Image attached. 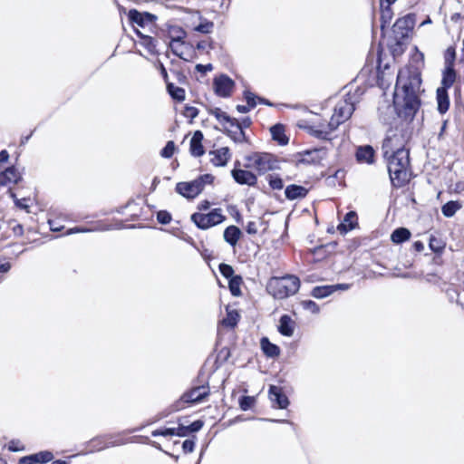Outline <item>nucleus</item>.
Here are the masks:
<instances>
[{
  "label": "nucleus",
  "instance_id": "473e14b6",
  "mask_svg": "<svg viewBox=\"0 0 464 464\" xmlns=\"http://www.w3.org/2000/svg\"><path fill=\"white\" fill-rule=\"evenodd\" d=\"M239 319V314L236 310H229L227 308V315L222 320L221 324L229 328H233L237 325Z\"/></svg>",
  "mask_w": 464,
  "mask_h": 464
},
{
  "label": "nucleus",
  "instance_id": "0e129e2a",
  "mask_svg": "<svg viewBox=\"0 0 464 464\" xmlns=\"http://www.w3.org/2000/svg\"><path fill=\"white\" fill-rule=\"evenodd\" d=\"M8 159H9L8 152L5 150H1L0 151V164L6 162L8 160Z\"/></svg>",
  "mask_w": 464,
  "mask_h": 464
},
{
  "label": "nucleus",
  "instance_id": "2eb2a0df",
  "mask_svg": "<svg viewBox=\"0 0 464 464\" xmlns=\"http://www.w3.org/2000/svg\"><path fill=\"white\" fill-rule=\"evenodd\" d=\"M21 179V173L14 167L7 168L0 173V186L15 184L19 182Z\"/></svg>",
  "mask_w": 464,
  "mask_h": 464
},
{
  "label": "nucleus",
  "instance_id": "e2e57ef3",
  "mask_svg": "<svg viewBox=\"0 0 464 464\" xmlns=\"http://www.w3.org/2000/svg\"><path fill=\"white\" fill-rule=\"evenodd\" d=\"M11 269V264L9 262L1 263L0 262V272L7 273Z\"/></svg>",
  "mask_w": 464,
  "mask_h": 464
},
{
  "label": "nucleus",
  "instance_id": "864d4df0",
  "mask_svg": "<svg viewBox=\"0 0 464 464\" xmlns=\"http://www.w3.org/2000/svg\"><path fill=\"white\" fill-rule=\"evenodd\" d=\"M94 228H87V227H75L72 228H70L67 230L66 235H72L74 233H87L94 231Z\"/></svg>",
  "mask_w": 464,
  "mask_h": 464
},
{
  "label": "nucleus",
  "instance_id": "c03bdc74",
  "mask_svg": "<svg viewBox=\"0 0 464 464\" xmlns=\"http://www.w3.org/2000/svg\"><path fill=\"white\" fill-rule=\"evenodd\" d=\"M175 143L172 140L167 142L166 146L162 149L160 155L164 158H170L174 154Z\"/></svg>",
  "mask_w": 464,
  "mask_h": 464
},
{
  "label": "nucleus",
  "instance_id": "412c9836",
  "mask_svg": "<svg viewBox=\"0 0 464 464\" xmlns=\"http://www.w3.org/2000/svg\"><path fill=\"white\" fill-rule=\"evenodd\" d=\"M229 129L227 130V135L235 141V142H243L246 140L245 132L242 130V125L234 119V122L229 124Z\"/></svg>",
  "mask_w": 464,
  "mask_h": 464
},
{
  "label": "nucleus",
  "instance_id": "6ab92c4d",
  "mask_svg": "<svg viewBox=\"0 0 464 464\" xmlns=\"http://www.w3.org/2000/svg\"><path fill=\"white\" fill-rule=\"evenodd\" d=\"M203 134L200 130L194 132L190 140V153L195 157H200L205 153L203 145Z\"/></svg>",
  "mask_w": 464,
  "mask_h": 464
},
{
  "label": "nucleus",
  "instance_id": "6e6d98bb",
  "mask_svg": "<svg viewBox=\"0 0 464 464\" xmlns=\"http://www.w3.org/2000/svg\"><path fill=\"white\" fill-rule=\"evenodd\" d=\"M195 443L193 440H186L183 441L182 449L185 453H190L194 450Z\"/></svg>",
  "mask_w": 464,
  "mask_h": 464
},
{
  "label": "nucleus",
  "instance_id": "774afa93",
  "mask_svg": "<svg viewBox=\"0 0 464 464\" xmlns=\"http://www.w3.org/2000/svg\"><path fill=\"white\" fill-rule=\"evenodd\" d=\"M208 45H209V44L207 41H200L198 43L197 48L198 50H205L208 48Z\"/></svg>",
  "mask_w": 464,
  "mask_h": 464
},
{
  "label": "nucleus",
  "instance_id": "f03ea898",
  "mask_svg": "<svg viewBox=\"0 0 464 464\" xmlns=\"http://www.w3.org/2000/svg\"><path fill=\"white\" fill-rule=\"evenodd\" d=\"M354 110L355 107L353 97L348 95L336 103L334 113L327 124L322 123L310 128L312 135L319 139L329 140V135L335 130L340 124L349 120Z\"/></svg>",
  "mask_w": 464,
  "mask_h": 464
},
{
  "label": "nucleus",
  "instance_id": "b1692460",
  "mask_svg": "<svg viewBox=\"0 0 464 464\" xmlns=\"http://www.w3.org/2000/svg\"><path fill=\"white\" fill-rule=\"evenodd\" d=\"M356 220V213L354 211L348 212L344 217L343 222L337 227L338 231L342 234L347 233L355 227Z\"/></svg>",
  "mask_w": 464,
  "mask_h": 464
},
{
  "label": "nucleus",
  "instance_id": "423d86ee",
  "mask_svg": "<svg viewBox=\"0 0 464 464\" xmlns=\"http://www.w3.org/2000/svg\"><path fill=\"white\" fill-rule=\"evenodd\" d=\"M212 181L213 177L209 174H205L190 182L178 183L176 190L187 198H194L203 190L206 184H209Z\"/></svg>",
  "mask_w": 464,
  "mask_h": 464
},
{
  "label": "nucleus",
  "instance_id": "680f3d73",
  "mask_svg": "<svg viewBox=\"0 0 464 464\" xmlns=\"http://www.w3.org/2000/svg\"><path fill=\"white\" fill-rule=\"evenodd\" d=\"M332 287H333V293H334L336 290H347L349 288V285L337 284V285H332Z\"/></svg>",
  "mask_w": 464,
  "mask_h": 464
},
{
  "label": "nucleus",
  "instance_id": "dca6fc26",
  "mask_svg": "<svg viewBox=\"0 0 464 464\" xmlns=\"http://www.w3.org/2000/svg\"><path fill=\"white\" fill-rule=\"evenodd\" d=\"M209 394L208 386H198L190 390L184 395V399L188 402H199Z\"/></svg>",
  "mask_w": 464,
  "mask_h": 464
},
{
  "label": "nucleus",
  "instance_id": "13d9d810",
  "mask_svg": "<svg viewBox=\"0 0 464 464\" xmlns=\"http://www.w3.org/2000/svg\"><path fill=\"white\" fill-rule=\"evenodd\" d=\"M175 429H176L175 435L179 436V437H186L189 433L188 426L180 425V426H179L178 428H175Z\"/></svg>",
  "mask_w": 464,
  "mask_h": 464
},
{
  "label": "nucleus",
  "instance_id": "cd10ccee",
  "mask_svg": "<svg viewBox=\"0 0 464 464\" xmlns=\"http://www.w3.org/2000/svg\"><path fill=\"white\" fill-rule=\"evenodd\" d=\"M262 351L267 357L275 358L280 354V349L277 345L269 342L268 338L263 337L260 342Z\"/></svg>",
  "mask_w": 464,
  "mask_h": 464
},
{
  "label": "nucleus",
  "instance_id": "0eeeda50",
  "mask_svg": "<svg viewBox=\"0 0 464 464\" xmlns=\"http://www.w3.org/2000/svg\"><path fill=\"white\" fill-rule=\"evenodd\" d=\"M246 167L254 169L260 174L266 173L276 168V160L269 153L256 152L246 158Z\"/></svg>",
  "mask_w": 464,
  "mask_h": 464
},
{
  "label": "nucleus",
  "instance_id": "f3484780",
  "mask_svg": "<svg viewBox=\"0 0 464 464\" xmlns=\"http://www.w3.org/2000/svg\"><path fill=\"white\" fill-rule=\"evenodd\" d=\"M295 328V322L288 314L281 316L278 324V332L287 337H291L294 334Z\"/></svg>",
  "mask_w": 464,
  "mask_h": 464
},
{
  "label": "nucleus",
  "instance_id": "f8f14e48",
  "mask_svg": "<svg viewBox=\"0 0 464 464\" xmlns=\"http://www.w3.org/2000/svg\"><path fill=\"white\" fill-rule=\"evenodd\" d=\"M269 399L273 406L279 409H285L289 404L288 398L283 392L282 388L276 385H271L269 388Z\"/></svg>",
  "mask_w": 464,
  "mask_h": 464
},
{
  "label": "nucleus",
  "instance_id": "9b49d317",
  "mask_svg": "<svg viewBox=\"0 0 464 464\" xmlns=\"http://www.w3.org/2000/svg\"><path fill=\"white\" fill-rule=\"evenodd\" d=\"M179 34L177 36H173L169 43V48L172 53L184 61H189V58L184 56L185 49H189L190 46L186 44L182 39L185 37L186 33L181 29L179 31Z\"/></svg>",
  "mask_w": 464,
  "mask_h": 464
},
{
  "label": "nucleus",
  "instance_id": "7c9ffc66",
  "mask_svg": "<svg viewBox=\"0 0 464 464\" xmlns=\"http://www.w3.org/2000/svg\"><path fill=\"white\" fill-rule=\"evenodd\" d=\"M411 237V232L409 229L405 227H400L395 229L392 236L391 239L393 243L400 244L406 240H408Z\"/></svg>",
  "mask_w": 464,
  "mask_h": 464
},
{
  "label": "nucleus",
  "instance_id": "3c124183",
  "mask_svg": "<svg viewBox=\"0 0 464 464\" xmlns=\"http://www.w3.org/2000/svg\"><path fill=\"white\" fill-rule=\"evenodd\" d=\"M198 114V110L192 106H186L184 110V116L190 120L195 119Z\"/></svg>",
  "mask_w": 464,
  "mask_h": 464
},
{
  "label": "nucleus",
  "instance_id": "603ef678",
  "mask_svg": "<svg viewBox=\"0 0 464 464\" xmlns=\"http://www.w3.org/2000/svg\"><path fill=\"white\" fill-rule=\"evenodd\" d=\"M244 96H245V99L247 102V105L250 107V108H254L256 103V96L254 93H252L251 92L249 91H246L244 92Z\"/></svg>",
  "mask_w": 464,
  "mask_h": 464
},
{
  "label": "nucleus",
  "instance_id": "de8ad7c7",
  "mask_svg": "<svg viewBox=\"0 0 464 464\" xmlns=\"http://www.w3.org/2000/svg\"><path fill=\"white\" fill-rule=\"evenodd\" d=\"M9 193H10V197L14 199L16 207H18L21 209H24V210L28 211L29 206L26 204V198H21V199L17 198L16 195L11 190L9 191Z\"/></svg>",
  "mask_w": 464,
  "mask_h": 464
},
{
  "label": "nucleus",
  "instance_id": "39448f33",
  "mask_svg": "<svg viewBox=\"0 0 464 464\" xmlns=\"http://www.w3.org/2000/svg\"><path fill=\"white\" fill-rule=\"evenodd\" d=\"M408 140L409 134L403 128L389 130L382 143L383 156L396 154L401 150H408L405 148Z\"/></svg>",
  "mask_w": 464,
  "mask_h": 464
},
{
  "label": "nucleus",
  "instance_id": "393cba45",
  "mask_svg": "<svg viewBox=\"0 0 464 464\" xmlns=\"http://www.w3.org/2000/svg\"><path fill=\"white\" fill-rule=\"evenodd\" d=\"M241 230L236 226H229L224 231V239L230 246H235L241 236Z\"/></svg>",
  "mask_w": 464,
  "mask_h": 464
},
{
  "label": "nucleus",
  "instance_id": "f257e3e1",
  "mask_svg": "<svg viewBox=\"0 0 464 464\" xmlns=\"http://www.w3.org/2000/svg\"><path fill=\"white\" fill-rule=\"evenodd\" d=\"M421 83L420 76L409 69H401L395 85L393 103L400 115L412 118L420 107L418 96Z\"/></svg>",
  "mask_w": 464,
  "mask_h": 464
},
{
  "label": "nucleus",
  "instance_id": "49530a36",
  "mask_svg": "<svg viewBox=\"0 0 464 464\" xmlns=\"http://www.w3.org/2000/svg\"><path fill=\"white\" fill-rule=\"evenodd\" d=\"M175 432H176V429L175 428H166V429H162V430H153L152 431V436L153 437H156V436H164V437L174 436Z\"/></svg>",
  "mask_w": 464,
  "mask_h": 464
},
{
  "label": "nucleus",
  "instance_id": "e433bc0d",
  "mask_svg": "<svg viewBox=\"0 0 464 464\" xmlns=\"http://www.w3.org/2000/svg\"><path fill=\"white\" fill-rule=\"evenodd\" d=\"M33 461L34 463H47L53 459V454L51 451L44 450L35 454H32Z\"/></svg>",
  "mask_w": 464,
  "mask_h": 464
},
{
  "label": "nucleus",
  "instance_id": "72a5a7b5",
  "mask_svg": "<svg viewBox=\"0 0 464 464\" xmlns=\"http://www.w3.org/2000/svg\"><path fill=\"white\" fill-rule=\"evenodd\" d=\"M167 89H168V92L170 94V96L179 101V102H181L185 99V91L184 89L180 88V87H178V86H175L173 83L171 82H167Z\"/></svg>",
  "mask_w": 464,
  "mask_h": 464
},
{
  "label": "nucleus",
  "instance_id": "5fc2aeb1",
  "mask_svg": "<svg viewBox=\"0 0 464 464\" xmlns=\"http://www.w3.org/2000/svg\"><path fill=\"white\" fill-rule=\"evenodd\" d=\"M204 423L202 420H196L193 421L190 425L188 426V431L190 432H197L200 430L203 427Z\"/></svg>",
  "mask_w": 464,
  "mask_h": 464
},
{
  "label": "nucleus",
  "instance_id": "bb28decb",
  "mask_svg": "<svg viewBox=\"0 0 464 464\" xmlns=\"http://www.w3.org/2000/svg\"><path fill=\"white\" fill-rule=\"evenodd\" d=\"M324 154L325 152L323 150H307L304 152L300 161L309 164L319 163L323 160Z\"/></svg>",
  "mask_w": 464,
  "mask_h": 464
},
{
  "label": "nucleus",
  "instance_id": "a211bd4d",
  "mask_svg": "<svg viewBox=\"0 0 464 464\" xmlns=\"http://www.w3.org/2000/svg\"><path fill=\"white\" fill-rule=\"evenodd\" d=\"M437 110L440 114H445L450 109V97L448 91L438 88L436 91Z\"/></svg>",
  "mask_w": 464,
  "mask_h": 464
},
{
  "label": "nucleus",
  "instance_id": "a18cd8bd",
  "mask_svg": "<svg viewBox=\"0 0 464 464\" xmlns=\"http://www.w3.org/2000/svg\"><path fill=\"white\" fill-rule=\"evenodd\" d=\"M301 304L304 309L310 311L313 314H317L319 312V306L312 300L303 301Z\"/></svg>",
  "mask_w": 464,
  "mask_h": 464
},
{
  "label": "nucleus",
  "instance_id": "37998d69",
  "mask_svg": "<svg viewBox=\"0 0 464 464\" xmlns=\"http://www.w3.org/2000/svg\"><path fill=\"white\" fill-rule=\"evenodd\" d=\"M219 272L221 275L228 279L234 277V269L230 265L227 264H220L219 265Z\"/></svg>",
  "mask_w": 464,
  "mask_h": 464
},
{
  "label": "nucleus",
  "instance_id": "69168bd1",
  "mask_svg": "<svg viewBox=\"0 0 464 464\" xmlns=\"http://www.w3.org/2000/svg\"><path fill=\"white\" fill-rule=\"evenodd\" d=\"M250 107L248 105H237V111L240 113H246L250 111Z\"/></svg>",
  "mask_w": 464,
  "mask_h": 464
},
{
  "label": "nucleus",
  "instance_id": "c9c22d12",
  "mask_svg": "<svg viewBox=\"0 0 464 464\" xmlns=\"http://www.w3.org/2000/svg\"><path fill=\"white\" fill-rule=\"evenodd\" d=\"M210 114L215 116V118L221 123H233L234 119L228 116L225 111H223L219 108H214L210 110Z\"/></svg>",
  "mask_w": 464,
  "mask_h": 464
},
{
  "label": "nucleus",
  "instance_id": "20e7f679",
  "mask_svg": "<svg viewBox=\"0 0 464 464\" xmlns=\"http://www.w3.org/2000/svg\"><path fill=\"white\" fill-rule=\"evenodd\" d=\"M299 287V278L288 275L282 277H272L267 283L266 289L275 298L285 299L297 293Z\"/></svg>",
  "mask_w": 464,
  "mask_h": 464
},
{
  "label": "nucleus",
  "instance_id": "ddd939ff",
  "mask_svg": "<svg viewBox=\"0 0 464 464\" xmlns=\"http://www.w3.org/2000/svg\"><path fill=\"white\" fill-rule=\"evenodd\" d=\"M233 179L241 185L254 186L256 183V177L249 170L234 169L231 171Z\"/></svg>",
  "mask_w": 464,
  "mask_h": 464
},
{
  "label": "nucleus",
  "instance_id": "8fccbe9b",
  "mask_svg": "<svg viewBox=\"0 0 464 464\" xmlns=\"http://www.w3.org/2000/svg\"><path fill=\"white\" fill-rule=\"evenodd\" d=\"M213 26H214V24L212 22H205V23L199 24L195 29L198 32L208 34L211 32Z\"/></svg>",
  "mask_w": 464,
  "mask_h": 464
},
{
  "label": "nucleus",
  "instance_id": "aec40b11",
  "mask_svg": "<svg viewBox=\"0 0 464 464\" xmlns=\"http://www.w3.org/2000/svg\"><path fill=\"white\" fill-rule=\"evenodd\" d=\"M308 193V189L300 185H289L285 188V195L287 199L295 200L304 198Z\"/></svg>",
  "mask_w": 464,
  "mask_h": 464
},
{
  "label": "nucleus",
  "instance_id": "7ed1b4c3",
  "mask_svg": "<svg viewBox=\"0 0 464 464\" xmlns=\"http://www.w3.org/2000/svg\"><path fill=\"white\" fill-rule=\"evenodd\" d=\"M387 161V168L391 182L395 188H401L409 182L411 178L409 150H401L396 154L383 156Z\"/></svg>",
  "mask_w": 464,
  "mask_h": 464
},
{
  "label": "nucleus",
  "instance_id": "338daca9",
  "mask_svg": "<svg viewBox=\"0 0 464 464\" xmlns=\"http://www.w3.org/2000/svg\"><path fill=\"white\" fill-rule=\"evenodd\" d=\"M413 247L417 252H421L424 249V245L420 241H416Z\"/></svg>",
  "mask_w": 464,
  "mask_h": 464
},
{
  "label": "nucleus",
  "instance_id": "6e6552de",
  "mask_svg": "<svg viewBox=\"0 0 464 464\" xmlns=\"http://www.w3.org/2000/svg\"><path fill=\"white\" fill-rule=\"evenodd\" d=\"M225 217L220 208H215L208 214L194 213L191 220L201 229H208L213 226L222 223Z\"/></svg>",
  "mask_w": 464,
  "mask_h": 464
},
{
  "label": "nucleus",
  "instance_id": "c85d7f7f",
  "mask_svg": "<svg viewBox=\"0 0 464 464\" xmlns=\"http://www.w3.org/2000/svg\"><path fill=\"white\" fill-rule=\"evenodd\" d=\"M273 140H276L280 145H286L288 143V138L285 134V129L283 125L276 124L270 129Z\"/></svg>",
  "mask_w": 464,
  "mask_h": 464
},
{
  "label": "nucleus",
  "instance_id": "9d476101",
  "mask_svg": "<svg viewBox=\"0 0 464 464\" xmlns=\"http://www.w3.org/2000/svg\"><path fill=\"white\" fill-rule=\"evenodd\" d=\"M413 26L414 18L410 14L397 19L392 27V31L393 34H395L397 41H401L408 37Z\"/></svg>",
  "mask_w": 464,
  "mask_h": 464
},
{
  "label": "nucleus",
  "instance_id": "4468645a",
  "mask_svg": "<svg viewBox=\"0 0 464 464\" xmlns=\"http://www.w3.org/2000/svg\"><path fill=\"white\" fill-rule=\"evenodd\" d=\"M210 161L217 167L225 166L231 158L230 150L227 147H222L216 150L210 151Z\"/></svg>",
  "mask_w": 464,
  "mask_h": 464
},
{
  "label": "nucleus",
  "instance_id": "c756f323",
  "mask_svg": "<svg viewBox=\"0 0 464 464\" xmlns=\"http://www.w3.org/2000/svg\"><path fill=\"white\" fill-rule=\"evenodd\" d=\"M392 3L386 2V5H384L383 0H381V20H382V27L385 25H389L392 22L393 13L391 9V5Z\"/></svg>",
  "mask_w": 464,
  "mask_h": 464
},
{
  "label": "nucleus",
  "instance_id": "a878e982",
  "mask_svg": "<svg viewBox=\"0 0 464 464\" xmlns=\"http://www.w3.org/2000/svg\"><path fill=\"white\" fill-rule=\"evenodd\" d=\"M456 81V72L454 67H445L442 72V79H441V86L440 88H444V90L448 91Z\"/></svg>",
  "mask_w": 464,
  "mask_h": 464
},
{
  "label": "nucleus",
  "instance_id": "bf43d9fd",
  "mask_svg": "<svg viewBox=\"0 0 464 464\" xmlns=\"http://www.w3.org/2000/svg\"><path fill=\"white\" fill-rule=\"evenodd\" d=\"M212 69H213V66L210 63L206 64V65H203V64H197L196 65V70L198 72H210V71H212Z\"/></svg>",
  "mask_w": 464,
  "mask_h": 464
},
{
  "label": "nucleus",
  "instance_id": "79ce46f5",
  "mask_svg": "<svg viewBox=\"0 0 464 464\" xmlns=\"http://www.w3.org/2000/svg\"><path fill=\"white\" fill-rule=\"evenodd\" d=\"M256 399L253 396H243L239 400V406L242 411H248L253 408Z\"/></svg>",
  "mask_w": 464,
  "mask_h": 464
},
{
  "label": "nucleus",
  "instance_id": "5701e85b",
  "mask_svg": "<svg viewBox=\"0 0 464 464\" xmlns=\"http://www.w3.org/2000/svg\"><path fill=\"white\" fill-rule=\"evenodd\" d=\"M374 150L371 146L358 148L356 151V160L360 163L371 164L373 162Z\"/></svg>",
  "mask_w": 464,
  "mask_h": 464
},
{
  "label": "nucleus",
  "instance_id": "4d7b16f0",
  "mask_svg": "<svg viewBox=\"0 0 464 464\" xmlns=\"http://www.w3.org/2000/svg\"><path fill=\"white\" fill-rule=\"evenodd\" d=\"M258 231L257 224L255 221H249L246 224V232L250 235H255Z\"/></svg>",
  "mask_w": 464,
  "mask_h": 464
},
{
  "label": "nucleus",
  "instance_id": "a19ab883",
  "mask_svg": "<svg viewBox=\"0 0 464 464\" xmlns=\"http://www.w3.org/2000/svg\"><path fill=\"white\" fill-rule=\"evenodd\" d=\"M445 67H454V61L456 58V51L453 46H450L447 48L445 54Z\"/></svg>",
  "mask_w": 464,
  "mask_h": 464
},
{
  "label": "nucleus",
  "instance_id": "4c0bfd02",
  "mask_svg": "<svg viewBox=\"0 0 464 464\" xmlns=\"http://www.w3.org/2000/svg\"><path fill=\"white\" fill-rule=\"evenodd\" d=\"M333 294L332 285L316 286L312 291V295L315 298H324Z\"/></svg>",
  "mask_w": 464,
  "mask_h": 464
},
{
  "label": "nucleus",
  "instance_id": "ea45409f",
  "mask_svg": "<svg viewBox=\"0 0 464 464\" xmlns=\"http://www.w3.org/2000/svg\"><path fill=\"white\" fill-rule=\"evenodd\" d=\"M266 179L269 183V186L273 188V189H282L283 187H284V183H283V180L282 179L278 176V175H276V174H270L266 177Z\"/></svg>",
  "mask_w": 464,
  "mask_h": 464
},
{
  "label": "nucleus",
  "instance_id": "09e8293b",
  "mask_svg": "<svg viewBox=\"0 0 464 464\" xmlns=\"http://www.w3.org/2000/svg\"><path fill=\"white\" fill-rule=\"evenodd\" d=\"M157 220L160 224L166 225L171 221V216L168 211L161 210V211H159L157 214Z\"/></svg>",
  "mask_w": 464,
  "mask_h": 464
},
{
  "label": "nucleus",
  "instance_id": "052dcab7",
  "mask_svg": "<svg viewBox=\"0 0 464 464\" xmlns=\"http://www.w3.org/2000/svg\"><path fill=\"white\" fill-rule=\"evenodd\" d=\"M19 464H34L32 455L24 456L19 459Z\"/></svg>",
  "mask_w": 464,
  "mask_h": 464
},
{
  "label": "nucleus",
  "instance_id": "4be33fe9",
  "mask_svg": "<svg viewBox=\"0 0 464 464\" xmlns=\"http://www.w3.org/2000/svg\"><path fill=\"white\" fill-rule=\"evenodd\" d=\"M129 18L132 23L143 26L147 22H152L156 17L149 13H140L135 9L130 10Z\"/></svg>",
  "mask_w": 464,
  "mask_h": 464
},
{
  "label": "nucleus",
  "instance_id": "2f4dec72",
  "mask_svg": "<svg viewBox=\"0 0 464 464\" xmlns=\"http://www.w3.org/2000/svg\"><path fill=\"white\" fill-rule=\"evenodd\" d=\"M461 204L459 201H449L441 208L442 214L447 218L453 217L458 210L461 208Z\"/></svg>",
  "mask_w": 464,
  "mask_h": 464
},
{
  "label": "nucleus",
  "instance_id": "f704fd0d",
  "mask_svg": "<svg viewBox=\"0 0 464 464\" xmlns=\"http://www.w3.org/2000/svg\"><path fill=\"white\" fill-rule=\"evenodd\" d=\"M243 279L240 276H236L229 279L228 286L231 294L234 296H239L241 295V285H242Z\"/></svg>",
  "mask_w": 464,
  "mask_h": 464
},
{
  "label": "nucleus",
  "instance_id": "58836bf2",
  "mask_svg": "<svg viewBox=\"0 0 464 464\" xmlns=\"http://www.w3.org/2000/svg\"><path fill=\"white\" fill-rule=\"evenodd\" d=\"M140 44L144 46L148 52L151 54L157 53L156 50V40L150 36L142 35Z\"/></svg>",
  "mask_w": 464,
  "mask_h": 464
},
{
  "label": "nucleus",
  "instance_id": "1a4fd4ad",
  "mask_svg": "<svg viewBox=\"0 0 464 464\" xmlns=\"http://www.w3.org/2000/svg\"><path fill=\"white\" fill-rule=\"evenodd\" d=\"M213 88L218 96L227 98L231 96L235 88V82L227 75L220 74L214 78Z\"/></svg>",
  "mask_w": 464,
  "mask_h": 464
}]
</instances>
